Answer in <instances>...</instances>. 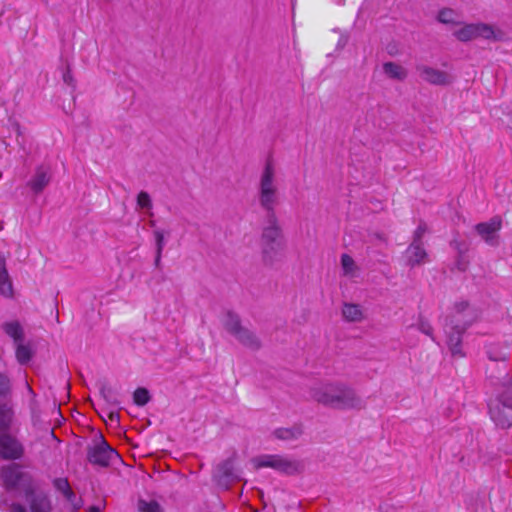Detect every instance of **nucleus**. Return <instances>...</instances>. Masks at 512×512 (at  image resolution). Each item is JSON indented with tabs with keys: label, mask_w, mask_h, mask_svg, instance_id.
Listing matches in <instances>:
<instances>
[{
	"label": "nucleus",
	"mask_w": 512,
	"mask_h": 512,
	"mask_svg": "<svg viewBox=\"0 0 512 512\" xmlns=\"http://www.w3.org/2000/svg\"><path fill=\"white\" fill-rule=\"evenodd\" d=\"M108 418H109V420H110L111 422H118V420H119L118 413H116V412H112V411H111V412H109V414H108Z\"/></svg>",
	"instance_id": "473e14b6"
},
{
	"label": "nucleus",
	"mask_w": 512,
	"mask_h": 512,
	"mask_svg": "<svg viewBox=\"0 0 512 512\" xmlns=\"http://www.w3.org/2000/svg\"><path fill=\"white\" fill-rule=\"evenodd\" d=\"M416 327L420 332L431 337L434 340L433 329L429 321H427L424 318H419Z\"/></svg>",
	"instance_id": "cd10ccee"
},
{
	"label": "nucleus",
	"mask_w": 512,
	"mask_h": 512,
	"mask_svg": "<svg viewBox=\"0 0 512 512\" xmlns=\"http://www.w3.org/2000/svg\"><path fill=\"white\" fill-rule=\"evenodd\" d=\"M310 396L317 403L338 410H361L362 398L349 386L340 382H324L310 388Z\"/></svg>",
	"instance_id": "f257e3e1"
},
{
	"label": "nucleus",
	"mask_w": 512,
	"mask_h": 512,
	"mask_svg": "<svg viewBox=\"0 0 512 512\" xmlns=\"http://www.w3.org/2000/svg\"><path fill=\"white\" fill-rule=\"evenodd\" d=\"M137 205L143 211H149L152 207L151 199L148 193L140 192L137 197Z\"/></svg>",
	"instance_id": "bb28decb"
},
{
	"label": "nucleus",
	"mask_w": 512,
	"mask_h": 512,
	"mask_svg": "<svg viewBox=\"0 0 512 512\" xmlns=\"http://www.w3.org/2000/svg\"><path fill=\"white\" fill-rule=\"evenodd\" d=\"M279 201L278 164L273 157L265 160L259 178V202L261 206L272 212Z\"/></svg>",
	"instance_id": "7ed1b4c3"
},
{
	"label": "nucleus",
	"mask_w": 512,
	"mask_h": 512,
	"mask_svg": "<svg viewBox=\"0 0 512 512\" xmlns=\"http://www.w3.org/2000/svg\"><path fill=\"white\" fill-rule=\"evenodd\" d=\"M12 421V411L7 405L0 406V431L6 430Z\"/></svg>",
	"instance_id": "5701e85b"
},
{
	"label": "nucleus",
	"mask_w": 512,
	"mask_h": 512,
	"mask_svg": "<svg viewBox=\"0 0 512 512\" xmlns=\"http://www.w3.org/2000/svg\"><path fill=\"white\" fill-rule=\"evenodd\" d=\"M100 511H101L100 507L93 506V507L89 508V512H100Z\"/></svg>",
	"instance_id": "72a5a7b5"
},
{
	"label": "nucleus",
	"mask_w": 512,
	"mask_h": 512,
	"mask_svg": "<svg viewBox=\"0 0 512 512\" xmlns=\"http://www.w3.org/2000/svg\"><path fill=\"white\" fill-rule=\"evenodd\" d=\"M384 72L391 78L403 79L406 77L405 69L396 63L388 62L383 66Z\"/></svg>",
	"instance_id": "6ab92c4d"
},
{
	"label": "nucleus",
	"mask_w": 512,
	"mask_h": 512,
	"mask_svg": "<svg viewBox=\"0 0 512 512\" xmlns=\"http://www.w3.org/2000/svg\"><path fill=\"white\" fill-rule=\"evenodd\" d=\"M118 456V453L104 440H101L100 443L95 445L88 454L90 462L101 466L108 465L110 462L117 459Z\"/></svg>",
	"instance_id": "9d476101"
},
{
	"label": "nucleus",
	"mask_w": 512,
	"mask_h": 512,
	"mask_svg": "<svg viewBox=\"0 0 512 512\" xmlns=\"http://www.w3.org/2000/svg\"><path fill=\"white\" fill-rule=\"evenodd\" d=\"M454 36L460 41H470L481 37L487 40L499 41L502 39V32L492 25L485 23L465 24L454 31Z\"/></svg>",
	"instance_id": "20e7f679"
},
{
	"label": "nucleus",
	"mask_w": 512,
	"mask_h": 512,
	"mask_svg": "<svg viewBox=\"0 0 512 512\" xmlns=\"http://www.w3.org/2000/svg\"><path fill=\"white\" fill-rule=\"evenodd\" d=\"M502 228V219L499 216L491 218L487 222L479 223L475 226L478 235L489 245L498 244V232Z\"/></svg>",
	"instance_id": "1a4fd4ad"
},
{
	"label": "nucleus",
	"mask_w": 512,
	"mask_h": 512,
	"mask_svg": "<svg viewBox=\"0 0 512 512\" xmlns=\"http://www.w3.org/2000/svg\"><path fill=\"white\" fill-rule=\"evenodd\" d=\"M0 293L7 297L12 295V285L4 268L0 270Z\"/></svg>",
	"instance_id": "4be33fe9"
},
{
	"label": "nucleus",
	"mask_w": 512,
	"mask_h": 512,
	"mask_svg": "<svg viewBox=\"0 0 512 512\" xmlns=\"http://www.w3.org/2000/svg\"><path fill=\"white\" fill-rule=\"evenodd\" d=\"M133 399L135 404L139 406L147 404L150 399L148 390L145 388L136 389L133 395Z\"/></svg>",
	"instance_id": "393cba45"
},
{
	"label": "nucleus",
	"mask_w": 512,
	"mask_h": 512,
	"mask_svg": "<svg viewBox=\"0 0 512 512\" xmlns=\"http://www.w3.org/2000/svg\"><path fill=\"white\" fill-rule=\"evenodd\" d=\"M9 388V381L6 376L0 374V394H4Z\"/></svg>",
	"instance_id": "2f4dec72"
},
{
	"label": "nucleus",
	"mask_w": 512,
	"mask_h": 512,
	"mask_svg": "<svg viewBox=\"0 0 512 512\" xmlns=\"http://www.w3.org/2000/svg\"><path fill=\"white\" fill-rule=\"evenodd\" d=\"M275 434L280 439L292 440V439H297L302 434V429L300 427L283 428V429H278L275 432Z\"/></svg>",
	"instance_id": "412c9836"
},
{
	"label": "nucleus",
	"mask_w": 512,
	"mask_h": 512,
	"mask_svg": "<svg viewBox=\"0 0 512 512\" xmlns=\"http://www.w3.org/2000/svg\"><path fill=\"white\" fill-rule=\"evenodd\" d=\"M251 463L256 469L269 467L288 474L297 470L295 462L277 455H262L252 459Z\"/></svg>",
	"instance_id": "0eeeda50"
},
{
	"label": "nucleus",
	"mask_w": 512,
	"mask_h": 512,
	"mask_svg": "<svg viewBox=\"0 0 512 512\" xmlns=\"http://www.w3.org/2000/svg\"><path fill=\"white\" fill-rule=\"evenodd\" d=\"M425 232H426V227L424 225H419L414 232L413 241L421 242V238L423 237Z\"/></svg>",
	"instance_id": "7c9ffc66"
},
{
	"label": "nucleus",
	"mask_w": 512,
	"mask_h": 512,
	"mask_svg": "<svg viewBox=\"0 0 512 512\" xmlns=\"http://www.w3.org/2000/svg\"><path fill=\"white\" fill-rule=\"evenodd\" d=\"M405 259L411 266L424 264L428 261V255L422 242L413 241L405 252Z\"/></svg>",
	"instance_id": "f8f14e48"
},
{
	"label": "nucleus",
	"mask_w": 512,
	"mask_h": 512,
	"mask_svg": "<svg viewBox=\"0 0 512 512\" xmlns=\"http://www.w3.org/2000/svg\"><path fill=\"white\" fill-rule=\"evenodd\" d=\"M418 70L423 80L434 85H448L454 79L451 73L433 67L421 66Z\"/></svg>",
	"instance_id": "9b49d317"
},
{
	"label": "nucleus",
	"mask_w": 512,
	"mask_h": 512,
	"mask_svg": "<svg viewBox=\"0 0 512 512\" xmlns=\"http://www.w3.org/2000/svg\"><path fill=\"white\" fill-rule=\"evenodd\" d=\"M154 237H155L156 246H157V253H158V256H160V254L165 246L166 233L164 230L157 229L154 231Z\"/></svg>",
	"instance_id": "c756f323"
},
{
	"label": "nucleus",
	"mask_w": 512,
	"mask_h": 512,
	"mask_svg": "<svg viewBox=\"0 0 512 512\" xmlns=\"http://www.w3.org/2000/svg\"><path fill=\"white\" fill-rule=\"evenodd\" d=\"M222 323L226 331L232 334L243 345L248 347H255L258 345L254 334L245 327L241 326L239 318L236 314L227 312L222 319Z\"/></svg>",
	"instance_id": "423d86ee"
},
{
	"label": "nucleus",
	"mask_w": 512,
	"mask_h": 512,
	"mask_svg": "<svg viewBox=\"0 0 512 512\" xmlns=\"http://www.w3.org/2000/svg\"><path fill=\"white\" fill-rule=\"evenodd\" d=\"M438 21L444 24H457L459 22V14L453 9L445 8L439 11Z\"/></svg>",
	"instance_id": "aec40b11"
},
{
	"label": "nucleus",
	"mask_w": 512,
	"mask_h": 512,
	"mask_svg": "<svg viewBox=\"0 0 512 512\" xmlns=\"http://www.w3.org/2000/svg\"><path fill=\"white\" fill-rule=\"evenodd\" d=\"M464 328H461V329H458L457 328V331L451 335L448 336V340H447V344L450 348V351L451 353L454 355V356H463V352L461 350V339H460V335L462 333Z\"/></svg>",
	"instance_id": "a211bd4d"
},
{
	"label": "nucleus",
	"mask_w": 512,
	"mask_h": 512,
	"mask_svg": "<svg viewBox=\"0 0 512 512\" xmlns=\"http://www.w3.org/2000/svg\"><path fill=\"white\" fill-rule=\"evenodd\" d=\"M22 453L19 443L8 435L0 436V456L4 458H18Z\"/></svg>",
	"instance_id": "ddd939ff"
},
{
	"label": "nucleus",
	"mask_w": 512,
	"mask_h": 512,
	"mask_svg": "<svg viewBox=\"0 0 512 512\" xmlns=\"http://www.w3.org/2000/svg\"><path fill=\"white\" fill-rule=\"evenodd\" d=\"M50 181L48 168L40 167L29 182L31 189L35 192L42 191Z\"/></svg>",
	"instance_id": "2eb2a0df"
},
{
	"label": "nucleus",
	"mask_w": 512,
	"mask_h": 512,
	"mask_svg": "<svg viewBox=\"0 0 512 512\" xmlns=\"http://www.w3.org/2000/svg\"><path fill=\"white\" fill-rule=\"evenodd\" d=\"M139 512H160V506L156 501L139 500L138 502Z\"/></svg>",
	"instance_id": "a878e982"
},
{
	"label": "nucleus",
	"mask_w": 512,
	"mask_h": 512,
	"mask_svg": "<svg viewBox=\"0 0 512 512\" xmlns=\"http://www.w3.org/2000/svg\"><path fill=\"white\" fill-rule=\"evenodd\" d=\"M341 265L345 275L353 276L356 271V265L352 257L347 254L342 255Z\"/></svg>",
	"instance_id": "b1692460"
},
{
	"label": "nucleus",
	"mask_w": 512,
	"mask_h": 512,
	"mask_svg": "<svg viewBox=\"0 0 512 512\" xmlns=\"http://www.w3.org/2000/svg\"><path fill=\"white\" fill-rule=\"evenodd\" d=\"M263 241L271 246V249H278L282 244V234L279 226L275 223L266 227L263 231Z\"/></svg>",
	"instance_id": "4468645a"
},
{
	"label": "nucleus",
	"mask_w": 512,
	"mask_h": 512,
	"mask_svg": "<svg viewBox=\"0 0 512 512\" xmlns=\"http://www.w3.org/2000/svg\"><path fill=\"white\" fill-rule=\"evenodd\" d=\"M0 480L7 489L23 491L29 504L28 511L23 506L15 504L12 506L11 512H50L51 506L48 499L32 490L29 476L16 465L11 464L4 467L0 472Z\"/></svg>",
	"instance_id": "f03ea898"
},
{
	"label": "nucleus",
	"mask_w": 512,
	"mask_h": 512,
	"mask_svg": "<svg viewBox=\"0 0 512 512\" xmlns=\"http://www.w3.org/2000/svg\"><path fill=\"white\" fill-rule=\"evenodd\" d=\"M3 328L6 334L12 337L14 341L17 343L16 358L18 362L21 364L27 363L32 356V351L30 347L19 343L22 339L23 334L20 324L16 321L8 322L4 324Z\"/></svg>",
	"instance_id": "6e6552de"
},
{
	"label": "nucleus",
	"mask_w": 512,
	"mask_h": 512,
	"mask_svg": "<svg viewBox=\"0 0 512 512\" xmlns=\"http://www.w3.org/2000/svg\"><path fill=\"white\" fill-rule=\"evenodd\" d=\"M490 416L495 424L501 428L512 425V391H507L493 401L489 406Z\"/></svg>",
	"instance_id": "39448f33"
},
{
	"label": "nucleus",
	"mask_w": 512,
	"mask_h": 512,
	"mask_svg": "<svg viewBox=\"0 0 512 512\" xmlns=\"http://www.w3.org/2000/svg\"><path fill=\"white\" fill-rule=\"evenodd\" d=\"M218 475L220 481H223L225 485L239 478L238 474L235 472L232 461H227L221 467H219Z\"/></svg>",
	"instance_id": "f3484780"
},
{
	"label": "nucleus",
	"mask_w": 512,
	"mask_h": 512,
	"mask_svg": "<svg viewBox=\"0 0 512 512\" xmlns=\"http://www.w3.org/2000/svg\"><path fill=\"white\" fill-rule=\"evenodd\" d=\"M342 315L350 322H360L364 319V310L358 304L345 303L342 308Z\"/></svg>",
	"instance_id": "dca6fc26"
},
{
	"label": "nucleus",
	"mask_w": 512,
	"mask_h": 512,
	"mask_svg": "<svg viewBox=\"0 0 512 512\" xmlns=\"http://www.w3.org/2000/svg\"><path fill=\"white\" fill-rule=\"evenodd\" d=\"M55 486L59 491H61L68 500H71V497L73 496V493L70 489L69 483L65 479H57L55 481Z\"/></svg>",
	"instance_id": "c85d7f7f"
}]
</instances>
